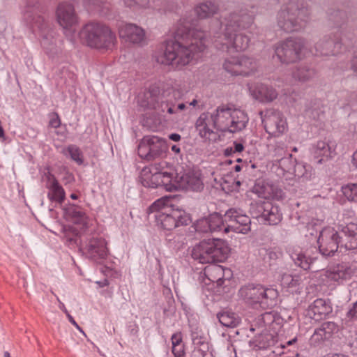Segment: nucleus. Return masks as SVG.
I'll return each mask as SVG.
<instances>
[{
	"instance_id": "nucleus-35",
	"label": "nucleus",
	"mask_w": 357,
	"mask_h": 357,
	"mask_svg": "<svg viewBox=\"0 0 357 357\" xmlns=\"http://www.w3.org/2000/svg\"><path fill=\"white\" fill-rule=\"evenodd\" d=\"M344 196L350 202L357 203V184H348L342 188Z\"/></svg>"
},
{
	"instance_id": "nucleus-7",
	"label": "nucleus",
	"mask_w": 357,
	"mask_h": 357,
	"mask_svg": "<svg viewBox=\"0 0 357 357\" xmlns=\"http://www.w3.org/2000/svg\"><path fill=\"white\" fill-rule=\"evenodd\" d=\"M223 68L231 76H246L256 69V63L252 59L242 54L225 60Z\"/></svg>"
},
{
	"instance_id": "nucleus-32",
	"label": "nucleus",
	"mask_w": 357,
	"mask_h": 357,
	"mask_svg": "<svg viewBox=\"0 0 357 357\" xmlns=\"http://www.w3.org/2000/svg\"><path fill=\"white\" fill-rule=\"evenodd\" d=\"M219 321L226 327H235L238 324V319L234 313L222 312L218 315Z\"/></svg>"
},
{
	"instance_id": "nucleus-41",
	"label": "nucleus",
	"mask_w": 357,
	"mask_h": 357,
	"mask_svg": "<svg viewBox=\"0 0 357 357\" xmlns=\"http://www.w3.org/2000/svg\"><path fill=\"white\" fill-rule=\"evenodd\" d=\"M326 147H328V153L326 154V155L328 157H332L333 154L334 153L335 149L332 150L331 147L324 142H319L317 144V148L319 150H325Z\"/></svg>"
},
{
	"instance_id": "nucleus-44",
	"label": "nucleus",
	"mask_w": 357,
	"mask_h": 357,
	"mask_svg": "<svg viewBox=\"0 0 357 357\" xmlns=\"http://www.w3.org/2000/svg\"><path fill=\"white\" fill-rule=\"evenodd\" d=\"M200 135L206 138H209L213 131L209 129L206 126H204L203 128L199 130Z\"/></svg>"
},
{
	"instance_id": "nucleus-34",
	"label": "nucleus",
	"mask_w": 357,
	"mask_h": 357,
	"mask_svg": "<svg viewBox=\"0 0 357 357\" xmlns=\"http://www.w3.org/2000/svg\"><path fill=\"white\" fill-rule=\"evenodd\" d=\"M208 222L210 231H215L221 229H224L223 220L220 215L218 213L211 214L208 216Z\"/></svg>"
},
{
	"instance_id": "nucleus-49",
	"label": "nucleus",
	"mask_w": 357,
	"mask_h": 357,
	"mask_svg": "<svg viewBox=\"0 0 357 357\" xmlns=\"http://www.w3.org/2000/svg\"><path fill=\"white\" fill-rule=\"evenodd\" d=\"M185 108V105L184 103H180L178 105V109L180 110H183Z\"/></svg>"
},
{
	"instance_id": "nucleus-56",
	"label": "nucleus",
	"mask_w": 357,
	"mask_h": 357,
	"mask_svg": "<svg viewBox=\"0 0 357 357\" xmlns=\"http://www.w3.org/2000/svg\"><path fill=\"white\" fill-rule=\"evenodd\" d=\"M235 169H236V171L238 172L241 169L240 166L236 165V167H235Z\"/></svg>"
},
{
	"instance_id": "nucleus-1",
	"label": "nucleus",
	"mask_w": 357,
	"mask_h": 357,
	"mask_svg": "<svg viewBox=\"0 0 357 357\" xmlns=\"http://www.w3.org/2000/svg\"><path fill=\"white\" fill-rule=\"evenodd\" d=\"M215 127L224 132L242 130L248 121L247 114L231 104L221 105L211 116Z\"/></svg>"
},
{
	"instance_id": "nucleus-6",
	"label": "nucleus",
	"mask_w": 357,
	"mask_h": 357,
	"mask_svg": "<svg viewBox=\"0 0 357 357\" xmlns=\"http://www.w3.org/2000/svg\"><path fill=\"white\" fill-rule=\"evenodd\" d=\"M308 21L305 10H282L278 15V26L286 32H293L303 28Z\"/></svg>"
},
{
	"instance_id": "nucleus-10",
	"label": "nucleus",
	"mask_w": 357,
	"mask_h": 357,
	"mask_svg": "<svg viewBox=\"0 0 357 357\" xmlns=\"http://www.w3.org/2000/svg\"><path fill=\"white\" fill-rule=\"evenodd\" d=\"M262 121L266 132L275 137L280 136L288 130L287 119L279 112H267Z\"/></svg>"
},
{
	"instance_id": "nucleus-22",
	"label": "nucleus",
	"mask_w": 357,
	"mask_h": 357,
	"mask_svg": "<svg viewBox=\"0 0 357 357\" xmlns=\"http://www.w3.org/2000/svg\"><path fill=\"white\" fill-rule=\"evenodd\" d=\"M178 185L194 191H200L204 188V184L199 175L193 172L181 176L179 178Z\"/></svg>"
},
{
	"instance_id": "nucleus-39",
	"label": "nucleus",
	"mask_w": 357,
	"mask_h": 357,
	"mask_svg": "<svg viewBox=\"0 0 357 357\" xmlns=\"http://www.w3.org/2000/svg\"><path fill=\"white\" fill-rule=\"evenodd\" d=\"M69 153L71 158L78 162L79 164L82 163V155L79 150L75 146H70L68 148Z\"/></svg>"
},
{
	"instance_id": "nucleus-30",
	"label": "nucleus",
	"mask_w": 357,
	"mask_h": 357,
	"mask_svg": "<svg viewBox=\"0 0 357 357\" xmlns=\"http://www.w3.org/2000/svg\"><path fill=\"white\" fill-rule=\"evenodd\" d=\"M218 10V6L211 1L201 3L195 8V13L200 19L211 17L217 14Z\"/></svg>"
},
{
	"instance_id": "nucleus-19",
	"label": "nucleus",
	"mask_w": 357,
	"mask_h": 357,
	"mask_svg": "<svg viewBox=\"0 0 357 357\" xmlns=\"http://www.w3.org/2000/svg\"><path fill=\"white\" fill-rule=\"evenodd\" d=\"M205 276L211 282L222 284V281L231 277V270L218 264H213L204 268Z\"/></svg>"
},
{
	"instance_id": "nucleus-20",
	"label": "nucleus",
	"mask_w": 357,
	"mask_h": 357,
	"mask_svg": "<svg viewBox=\"0 0 357 357\" xmlns=\"http://www.w3.org/2000/svg\"><path fill=\"white\" fill-rule=\"evenodd\" d=\"M336 329L334 322L328 321L321 324L320 328L315 330L311 337L310 342L313 345L319 344L330 339Z\"/></svg>"
},
{
	"instance_id": "nucleus-58",
	"label": "nucleus",
	"mask_w": 357,
	"mask_h": 357,
	"mask_svg": "<svg viewBox=\"0 0 357 357\" xmlns=\"http://www.w3.org/2000/svg\"><path fill=\"white\" fill-rule=\"evenodd\" d=\"M236 184H237L238 185H239L241 184V183H240V181H237V182H236Z\"/></svg>"
},
{
	"instance_id": "nucleus-9",
	"label": "nucleus",
	"mask_w": 357,
	"mask_h": 357,
	"mask_svg": "<svg viewBox=\"0 0 357 357\" xmlns=\"http://www.w3.org/2000/svg\"><path fill=\"white\" fill-rule=\"evenodd\" d=\"M241 297L250 304L259 303L268 300H273L278 292L273 289H266L261 285L249 284L240 290Z\"/></svg>"
},
{
	"instance_id": "nucleus-28",
	"label": "nucleus",
	"mask_w": 357,
	"mask_h": 357,
	"mask_svg": "<svg viewBox=\"0 0 357 357\" xmlns=\"http://www.w3.org/2000/svg\"><path fill=\"white\" fill-rule=\"evenodd\" d=\"M160 174V186H163L167 191H172L177 188L179 184V178L175 176L174 171L158 172Z\"/></svg>"
},
{
	"instance_id": "nucleus-11",
	"label": "nucleus",
	"mask_w": 357,
	"mask_h": 357,
	"mask_svg": "<svg viewBox=\"0 0 357 357\" xmlns=\"http://www.w3.org/2000/svg\"><path fill=\"white\" fill-rule=\"evenodd\" d=\"M165 149V143L162 139L154 136L146 137L139 144L138 153L141 158L152 160L160 155Z\"/></svg>"
},
{
	"instance_id": "nucleus-4",
	"label": "nucleus",
	"mask_w": 357,
	"mask_h": 357,
	"mask_svg": "<svg viewBox=\"0 0 357 357\" xmlns=\"http://www.w3.org/2000/svg\"><path fill=\"white\" fill-rule=\"evenodd\" d=\"M88 45L91 47L102 48L114 44L116 39L111 30L103 25L89 24L83 31Z\"/></svg>"
},
{
	"instance_id": "nucleus-2",
	"label": "nucleus",
	"mask_w": 357,
	"mask_h": 357,
	"mask_svg": "<svg viewBox=\"0 0 357 357\" xmlns=\"http://www.w3.org/2000/svg\"><path fill=\"white\" fill-rule=\"evenodd\" d=\"M230 249L225 241L220 238L203 240L192 249V257L201 264L222 262L229 255Z\"/></svg>"
},
{
	"instance_id": "nucleus-15",
	"label": "nucleus",
	"mask_w": 357,
	"mask_h": 357,
	"mask_svg": "<svg viewBox=\"0 0 357 357\" xmlns=\"http://www.w3.org/2000/svg\"><path fill=\"white\" fill-rule=\"evenodd\" d=\"M56 20L63 29L73 27L77 23V17L74 7L71 4L61 3L56 10Z\"/></svg>"
},
{
	"instance_id": "nucleus-53",
	"label": "nucleus",
	"mask_w": 357,
	"mask_h": 357,
	"mask_svg": "<svg viewBox=\"0 0 357 357\" xmlns=\"http://www.w3.org/2000/svg\"><path fill=\"white\" fill-rule=\"evenodd\" d=\"M172 150L177 153H178L180 151L179 148H177L176 146H172Z\"/></svg>"
},
{
	"instance_id": "nucleus-21",
	"label": "nucleus",
	"mask_w": 357,
	"mask_h": 357,
	"mask_svg": "<svg viewBox=\"0 0 357 357\" xmlns=\"http://www.w3.org/2000/svg\"><path fill=\"white\" fill-rule=\"evenodd\" d=\"M344 236L342 239V245L347 250H354L357 248V225L349 223L342 228Z\"/></svg>"
},
{
	"instance_id": "nucleus-48",
	"label": "nucleus",
	"mask_w": 357,
	"mask_h": 357,
	"mask_svg": "<svg viewBox=\"0 0 357 357\" xmlns=\"http://www.w3.org/2000/svg\"><path fill=\"white\" fill-rule=\"evenodd\" d=\"M352 164L357 169V150L352 155Z\"/></svg>"
},
{
	"instance_id": "nucleus-17",
	"label": "nucleus",
	"mask_w": 357,
	"mask_h": 357,
	"mask_svg": "<svg viewBox=\"0 0 357 357\" xmlns=\"http://www.w3.org/2000/svg\"><path fill=\"white\" fill-rule=\"evenodd\" d=\"M332 306L329 301L318 298L310 306L307 314L309 317L315 321L325 319L332 312Z\"/></svg>"
},
{
	"instance_id": "nucleus-16",
	"label": "nucleus",
	"mask_w": 357,
	"mask_h": 357,
	"mask_svg": "<svg viewBox=\"0 0 357 357\" xmlns=\"http://www.w3.org/2000/svg\"><path fill=\"white\" fill-rule=\"evenodd\" d=\"M253 192L259 197L268 200L280 199L283 197L281 189L273 184L265 182L257 183L253 188Z\"/></svg>"
},
{
	"instance_id": "nucleus-27",
	"label": "nucleus",
	"mask_w": 357,
	"mask_h": 357,
	"mask_svg": "<svg viewBox=\"0 0 357 357\" xmlns=\"http://www.w3.org/2000/svg\"><path fill=\"white\" fill-rule=\"evenodd\" d=\"M47 188L49 189L48 197L50 200L60 203L64 200L65 192L53 176L49 177Z\"/></svg>"
},
{
	"instance_id": "nucleus-14",
	"label": "nucleus",
	"mask_w": 357,
	"mask_h": 357,
	"mask_svg": "<svg viewBox=\"0 0 357 357\" xmlns=\"http://www.w3.org/2000/svg\"><path fill=\"white\" fill-rule=\"evenodd\" d=\"M119 36L125 42L137 45H144L147 41L145 30L135 24L122 26L119 29Z\"/></svg>"
},
{
	"instance_id": "nucleus-13",
	"label": "nucleus",
	"mask_w": 357,
	"mask_h": 357,
	"mask_svg": "<svg viewBox=\"0 0 357 357\" xmlns=\"http://www.w3.org/2000/svg\"><path fill=\"white\" fill-rule=\"evenodd\" d=\"M225 218L229 222L228 226L224 228L226 232L231 229L238 233L246 234L250 230L251 220L245 214L230 209L226 213Z\"/></svg>"
},
{
	"instance_id": "nucleus-47",
	"label": "nucleus",
	"mask_w": 357,
	"mask_h": 357,
	"mask_svg": "<svg viewBox=\"0 0 357 357\" xmlns=\"http://www.w3.org/2000/svg\"><path fill=\"white\" fill-rule=\"evenodd\" d=\"M68 317L69 318V320L82 333H84V332L82 331V330L80 328V327L77 325V324L75 321V320L73 319V318L70 315V314H68Z\"/></svg>"
},
{
	"instance_id": "nucleus-40",
	"label": "nucleus",
	"mask_w": 357,
	"mask_h": 357,
	"mask_svg": "<svg viewBox=\"0 0 357 357\" xmlns=\"http://www.w3.org/2000/svg\"><path fill=\"white\" fill-rule=\"evenodd\" d=\"M49 124L51 127L56 128L61 125V120L57 113L53 112L49 115Z\"/></svg>"
},
{
	"instance_id": "nucleus-55",
	"label": "nucleus",
	"mask_w": 357,
	"mask_h": 357,
	"mask_svg": "<svg viewBox=\"0 0 357 357\" xmlns=\"http://www.w3.org/2000/svg\"><path fill=\"white\" fill-rule=\"evenodd\" d=\"M70 197L73 199H76L77 198V195H75V194H72L70 195Z\"/></svg>"
},
{
	"instance_id": "nucleus-52",
	"label": "nucleus",
	"mask_w": 357,
	"mask_h": 357,
	"mask_svg": "<svg viewBox=\"0 0 357 357\" xmlns=\"http://www.w3.org/2000/svg\"><path fill=\"white\" fill-rule=\"evenodd\" d=\"M197 104V100L194 99L192 102H190V106H195Z\"/></svg>"
},
{
	"instance_id": "nucleus-31",
	"label": "nucleus",
	"mask_w": 357,
	"mask_h": 357,
	"mask_svg": "<svg viewBox=\"0 0 357 357\" xmlns=\"http://www.w3.org/2000/svg\"><path fill=\"white\" fill-rule=\"evenodd\" d=\"M253 92L256 98L261 101H271L277 97L275 90L263 84L257 86Z\"/></svg>"
},
{
	"instance_id": "nucleus-51",
	"label": "nucleus",
	"mask_w": 357,
	"mask_h": 357,
	"mask_svg": "<svg viewBox=\"0 0 357 357\" xmlns=\"http://www.w3.org/2000/svg\"><path fill=\"white\" fill-rule=\"evenodd\" d=\"M353 67L356 71H357V58L354 61Z\"/></svg>"
},
{
	"instance_id": "nucleus-33",
	"label": "nucleus",
	"mask_w": 357,
	"mask_h": 357,
	"mask_svg": "<svg viewBox=\"0 0 357 357\" xmlns=\"http://www.w3.org/2000/svg\"><path fill=\"white\" fill-rule=\"evenodd\" d=\"M172 352L176 357H181L184 354L183 347L181 344L182 335L181 333L174 334L172 337Z\"/></svg>"
},
{
	"instance_id": "nucleus-12",
	"label": "nucleus",
	"mask_w": 357,
	"mask_h": 357,
	"mask_svg": "<svg viewBox=\"0 0 357 357\" xmlns=\"http://www.w3.org/2000/svg\"><path fill=\"white\" fill-rule=\"evenodd\" d=\"M340 238L337 231L332 227H326L320 231L318 238L319 249L325 256H331L337 252Z\"/></svg>"
},
{
	"instance_id": "nucleus-57",
	"label": "nucleus",
	"mask_w": 357,
	"mask_h": 357,
	"mask_svg": "<svg viewBox=\"0 0 357 357\" xmlns=\"http://www.w3.org/2000/svg\"><path fill=\"white\" fill-rule=\"evenodd\" d=\"M4 357H10V356L8 352H6L4 354Z\"/></svg>"
},
{
	"instance_id": "nucleus-50",
	"label": "nucleus",
	"mask_w": 357,
	"mask_h": 357,
	"mask_svg": "<svg viewBox=\"0 0 357 357\" xmlns=\"http://www.w3.org/2000/svg\"><path fill=\"white\" fill-rule=\"evenodd\" d=\"M296 341H297V338L295 337V338L292 339L291 340L288 341L287 344L291 345V344H294V342H296Z\"/></svg>"
},
{
	"instance_id": "nucleus-23",
	"label": "nucleus",
	"mask_w": 357,
	"mask_h": 357,
	"mask_svg": "<svg viewBox=\"0 0 357 357\" xmlns=\"http://www.w3.org/2000/svg\"><path fill=\"white\" fill-rule=\"evenodd\" d=\"M65 218L79 226L80 229H84L86 225V218L85 214L74 205L69 206L65 208Z\"/></svg>"
},
{
	"instance_id": "nucleus-46",
	"label": "nucleus",
	"mask_w": 357,
	"mask_h": 357,
	"mask_svg": "<svg viewBox=\"0 0 357 357\" xmlns=\"http://www.w3.org/2000/svg\"><path fill=\"white\" fill-rule=\"evenodd\" d=\"M169 139L174 142H178L181 139V136L177 133H172L169 135Z\"/></svg>"
},
{
	"instance_id": "nucleus-18",
	"label": "nucleus",
	"mask_w": 357,
	"mask_h": 357,
	"mask_svg": "<svg viewBox=\"0 0 357 357\" xmlns=\"http://www.w3.org/2000/svg\"><path fill=\"white\" fill-rule=\"evenodd\" d=\"M354 268L345 264H338L326 271L327 278L338 282L340 280H349L355 273Z\"/></svg>"
},
{
	"instance_id": "nucleus-26",
	"label": "nucleus",
	"mask_w": 357,
	"mask_h": 357,
	"mask_svg": "<svg viewBox=\"0 0 357 357\" xmlns=\"http://www.w3.org/2000/svg\"><path fill=\"white\" fill-rule=\"evenodd\" d=\"M296 264L303 270H314L317 271L321 267L317 257H312L309 252L303 254H298L295 259Z\"/></svg>"
},
{
	"instance_id": "nucleus-38",
	"label": "nucleus",
	"mask_w": 357,
	"mask_h": 357,
	"mask_svg": "<svg viewBox=\"0 0 357 357\" xmlns=\"http://www.w3.org/2000/svg\"><path fill=\"white\" fill-rule=\"evenodd\" d=\"M321 229L319 223L312 221L307 225V234L311 236L317 235Z\"/></svg>"
},
{
	"instance_id": "nucleus-5",
	"label": "nucleus",
	"mask_w": 357,
	"mask_h": 357,
	"mask_svg": "<svg viewBox=\"0 0 357 357\" xmlns=\"http://www.w3.org/2000/svg\"><path fill=\"white\" fill-rule=\"evenodd\" d=\"M194 55L190 47L181 45L178 42L167 43L165 50L158 61L164 65L174 62L177 65L185 66L190 63Z\"/></svg>"
},
{
	"instance_id": "nucleus-29",
	"label": "nucleus",
	"mask_w": 357,
	"mask_h": 357,
	"mask_svg": "<svg viewBox=\"0 0 357 357\" xmlns=\"http://www.w3.org/2000/svg\"><path fill=\"white\" fill-rule=\"evenodd\" d=\"M160 174L158 172L152 173L149 168L144 167L140 174L142 184L148 188H157L160 186Z\"/></svg>"
},
{
	"instance_id": "nucleus-43",
	"label": "nucleus",
	"mask_w": 357,
	"mask_h": 357,
	"mask_svg": "<svg viewBox=\"0 0 357 357\" xmlns=\"http://www.w3.org/2000/svg\"><path fill=\"white\" fill-rule=\"evenodd\" d=\"M347 316L349 319L357 318V301L353 304L352 307L348 311Z\"/></svg>"
},
{
	"instance_id": "nucleus-24",
	"label": "nucleus",
	"mask_w": 357,
	"mask_h": 357,
	"mask_svg": "<svg viewBox=\"0 0 357 357\" xmlns=\"http://www.w3.org/2000/svg\"><path fill=\"white\" fill-rule=\"evenodd\" d=\"M225 45L228 48H233L235 51H243L248 47L249 39L243 34H235L234 36L226 33Z\"/></svg>"
},
{
	"instance_id": "nucleus-36",
	"label": "nucleus",
	"mask_w": 357,
	"mask_h": 357,
	"mask_svg": "<svg viewBox=\"0 0 357 357\" xmlns=\"http://www.w3.org/2000/svg\"><path fill=\"white\" fill-rule=\"evenodd\" d=\"M195 344H200L202 347L197 349V357H213L212 354L209 351V345L208 342H202L199 339H196Z\"/></svg>"
},
{
	"instance_id": "nucleus-42",
	"label": "nucleus",
	"mask_w": 357,
	"mask_h": 357,
	"mask_svg": "<svg viewBox=\"0 0 357 357\" xmlns=\"http://www.w3.org/2000/svg\"><path fill=\"white\" fill-rule=\"evenodd\" d=\"M132 2H129L130 6L136 5L141 8L146 7L149 3V0H131Z\"/></svg>"
},
{
	"instance_id": "nucleus-37",
	"label": "nucleus",
	"mask_w": 357,
	"mask_h": 357,
	"mask_svg": "<svg viewBox=\"0 0 357 357\" xmlns=\"http://www.w3.org/2000/svg\"><path fill=\"white\" fill-rule=\"evenodd\" d=\"M196 231L199 232H208L210 231L208 217L202 218L196 221L195 223Z\"/></svg>"
},
{
	"instance_id": "nucleus-3",
	"label": "nucleus",
	"mask_w": 357,
	"mask_h": 357,
	"mask_svg": "<svg viewBox=\"0 0 357 357\" xmlns=\"http://www.w3.org/2000/svg\"><path fill=\"white\" fill-rule=\"evenodd\" d=\"M165 199H159L149 208L151 213H155L157 224L167 230L190 223V215L183 210L170 208Z\"/></svg>"
},
{
	"instance_id": "nucleus-8",
	"label": "nucleus",
	"mask_w": 357,
	"mask_h": 357,
	"mask_svg": "<svg viewBox=\"0 0 357 357\" xmlns=\"http://www.w3.org/2000/svg\"><path fill=\"white\" fill-rule=\"evenodd\" d=\"M304 43L301 39H289L280 45L276 54L281 62L294 63L301 58Z\"/></svg>"
},
{
	"instance_id": "nucleus-54",
	"label": "nucleus",
	"mask_w": 357,
	"mask_h": 357,
	"mask_svg": "<svg viewBox=\"0 0 357 357\" xmlns=\"http://www.w3.org/2000/svg\"><path fill=\"white\" fill-rule=\"evenodd\" d=\"M167 112L170 114H173L174 113V110L172 107H169L168 109H167Z\"/></svg>"
},
{
	"instance_id": "nucleus-45",
	"label": "nucleus",
	"mask_w": 357,
	"mask_h": 357,
	"mask_svg": "<svg viewBox=\"0 0 357 357\" xmlns=\"http://www.w3.org/2000/svg\"><path fill=\"white\" fill-rule=\"evenodd\" d=\"M234 149H235V151L240 153V152L243 151L244 147L242 144L234 142Z\"/></svg>"
},
{
	"instance_id": "nucleus-25",
	"label": "nucleus",
	"mask_w": 357,
	"mask_h": 357,
	"mask_svg": "<svg viewBox=\"0 0 357 357\" xmlns=\"http://www.w3.org/2000/svg\"><path fill=\"white\" fill-rule=\"evenodd\" d=\"M190 36L192 41L189 45L193 52H202L206 48V34L202 30H191Z\"/></svg>"
}]
</instances>
